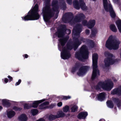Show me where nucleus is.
Listing matches in <instances>:
<instances>
[{"instance_id": "nucleus-21", "label": "nucleus", "mask_w": 121, "mask_h": 121, "mask_svg": "<svg viewBox=\"0 0 121 121\" xmlns=\"http://www.w3.org/2000/svg\"><path fill=\"white\" fill-rule=\"evenodd\" d=\"M68 39V38L67 37L66 38H61L59 39V42L62 46L65 45Z\"/></svg>"}, {"instance_id": "nucleus-5", "label": "nucleus", "mask_w": 121, "mask_h": 121, "mask_svg": "<svg viewBox=\"0 0 121 121\" xmlns=\"http://www.w3.org/2000/svg\"><path fill=\"white\" fill-rule=\"evenodd\" d=\"M38 9V5L36 4L34 8L29 12V14L24 18L22 17V19L25 21L37 20L39 19V16L37 12Z\"/></svg>"}, {"instance_id": "nucleus-38", "label": "nucleus", "mask_w": 121, "mask_h": 121, "mask_svg": "<svg viewBox=\"0 0 121 121\" xmlns=\"http://www.w3.org/2000/svg\"><path fill=\"white\" fill-rule=\"evenodd\" d=\"M71 98V97L69 96H63V99H64L67 100L68 99H69Z\"/></svg>"}, {"instance_id": "nucleus-27", "label": "nucleus", "mask_w": 121, "mask_h": 121, "mask_svg": "<svg viewBox=\"0 0 121 121\" xmlns=\"http://www.w3.org/2000/svg\"><path fill=\"white\" fill-rule=\"evenodd\" d=\"M56 35H57V36L58 37L62 38L64 35V33L62 31H58L56 33Z\"/></svg>"}, {"instance_id": "nucleus-13", "label": "nucleus", "mask_w": 121, "mask_h": 121, "mask_svg": "<svg viewBox=\"0 0 121 121\" xmlns=\"http://www.w3.org/2000/svg\"><path fill=\"white\" fill-rule=\"evenodd\" d=\"M111 94L112 95L116 94H121V87L117 89H115L111 91Z\"/></svg>"}, {"instance_id": "nucleus-14", "label": "nucleus", "mask_w": 121, "mask_h": 121, "mask_svg": "<svg viewBox=\"0 0 121 121\" xmlns=\"http://www.w3.org/2000/svg\"><path fill=\"white\" fill-rule=\"evenodd\" d=\"M95 24V21L94 20H89L87 24L88 27L90 29L92 28Z\"/></svg>"}, {"instance_id": "nucleus-50", "label": "nucleus", "mask_w": 121, "mask_h": 121, "mask_svg": "<svg viewBox=\"0 0 121 121\" xmlns=\"http://www.w3.org/2000/svg\"><path fill=\"white\" fill-rule=\"evenodd\" d=\"M28 55L26 54L25 55V57L26 58H27L28 57Z\"/></svg>"}, {"instance_id": "nucleus-8", "label": "nucleus", "mask_w": 121, "mask_h": 121, "mask_svg": "<svg viewBox=\"0 0 121 121\" xmlns=\"http://www.w3.org/2000/svg\"><path fill=\"white\" fill-rule=\"evenodd\" d=\"M93 71L91 78L92 80L99 75V70L97 69V62L98 56L96 53H94L92 55Z\"/></svg>"}, {"instance_id": "nucleus-45", "label": "nucleus", "mask_w": 121, "mask_h": 121, "mask_svg": "<svg viewBox=\"0 0 121 121\" xmlns=\"http://www.w3.org/2000/svg\"><path fill=\"white\" fill-rule=\"evenodd\" d=\"M36 121H45L43 119L40 118Z\"/></svg>"}, {"instance_id": "nucleus-11", "label": "nucleus", "mask_w": 121, "mask_h": 121, "mask_svg": "<svg viewBox=\"0 0 121 121\" xmlns=\"http://www.w3.org/2000/svg\"><path fill=\"white\" fill-rule=\"evenodd\" d=\"M90 69V67L87 66H84L80 67L77 74L79 76H82L85 74L87 71Z\"/></svg>"}, {"instance_id": "nucleus-24", "label": "nucleus", "mask_w": 121, "mask_h": 121, "mask_svg": "<svg viewBox=\"0 0 121 121\" xmlns=\"http://www.w3.org/2000/svg\"><path fill=\"white\" fill-rule=\"evenodd\" d=\"M114 101L117 105V106L119 107L121 104V100L120 101L118 98H114Z\"/></svg>"}, {"instance_id": "nucleus-43", "label": "nucleus", "mask_w": 121, "mask_h": 121, "mask_svg": "<svg viewBox=\"0 0 121 121\" xmlns=\"http://www.w3.org/2000/svg\"><path fill=\"white\" fill-rule=\"evenodd\" d=\"M66 31L67 34H69L71 32V31L69 29L66 30Z\"/></svg>"}, {"instance_id": "nucleus-28", "label": "nucleus", "mask_w": 121, "mask_h": 121, "mask_svg": "<svg viewBox=\"0 0 121 121\" xmlns=\"http://www.w3.org/2000/svg\"><path fill=\"white\" fill-rule=\"evenodd\" d=\"M107 106L110 108H112L114 106L112 102L111 101H108L107 102Z\"/></svg>"}, {"instance_id": "nucleus-35", "label": "nucleus", "mask_w": 121, "mask_h": 121, "mask_svg": "<svg viewBox=\"0 0 121 121\" xmlns=\"http://www.w3.org/2000/svg\"><path fill=\"white\" fill-rule=\"evenodd\" d=\"M3 104L4 105H6L8 104V103L7 100L6 99H3L2 100Z\"/></svg>"}, {"instance_id": "nucleus-2", "label": "nucleus", "mask_w": 121, "mask_h": 121, "mask_svg": "<svg viewBox=\"0 0 121 121\" xmlns=\"http://www.w3.org/2000/svg\"><path fill=\"white\" fill-rule=\"evenodd\" d=\"M59 4L58 1L55 0L53 1L51 6H46L43 8V17L45 21H47L54 13L57 14L59 12L58 9Z\"/></svg>"}, {"instance_id": "nucleus-20", "label": "nucleus", "mask_w": 121, "mask_h": 121, "mask_svg": "<svg viewBox=\"0 0 121 121\" xmlns=\"http://www.w3.org/2000/svg\"><path fill=\"white\" fill-rule=\"evenodd\" d=\"M80 3H81L80 5L81 8L83 10H86L87 8L85 5V4L83 2V0H80Z\"/></svg>"}, {"instance_id": "nucleus-4", "label": "nucleus", "mask_w": 121, "mask_h": 121, "mask_svg": "<svg viewBox=\"0 0 121 121\" xmlns=\"http://www.w3.org/2000/svg\"><path fill=\"white\" fill-rule=\"evenodd\" d=\"M121 42L115 36H110L106 43L105 46L110 49L116 50L118 48Z\"/></svg>"}, {"instance_id": "nucleus-41", "label": "nucleus", "mask_w": 121, "mask_h": 121, "mask_svg": "<svg viewBox=\"0 0 121 121\" xmlns=\"http://www.w3.org/2000/svg\"><path fill=\"white\" fill-rule=\"evenodd\" d=\"M87 21L86 20H85L82 21V24L84 26L87 25Z\"/></svg>"}, {"instance_id": "nucleus-53", "label": "nucleus", "mask_w": 121, "mask_h": 121, "mask_svg": "<svg viewBox=\"0 0 121 121\" xmlns=\"http://www.w3.org/2000/svg\"><path fill=\"white\" fill-rule=\"evenodd\" d=\"M99 121H105V120L104 119H101Z\"/></svg>"}, {"instance_id": "nucleus-55", "label": "nucleus", "mask_w": 121, "mask_h": 121, "mask_svg": "<svg viewBox=\"0 0 121 121\" xmlns=\"http://www.w3.org/2000/svg\"><path fill=\"white\" fill-rule=\"evenodd\" d=\"M62 0V1H61V2L62 3H64V0Z\"/></svg>"}, {"instance_id": "nucleus-52", "label": "nucleus", "mask_w": 121, "mask_h": 121, "mask_svg": "<svg viewBox=\"0 0 121 121\" xmlns=\"http://www.w3.org/2000/svg\"><path fill=\"white\" fill-rule=\"evenodd\" d=\"M50 0H45V2H49L50 1Z\"/></svg>"}, {"instance_id": "nucleus-34", "label": "nucleus", "mask_w": 121, "mask_h": 121, "mask_svg": "<svg viewBox=\"0 0 121 121\" xmlns=\"http://www.w3.org/2000/svg\"><path fill=\"white\" fill-rule=\"evenodd\" d=\"M90 48H92L94 47L95 45L94 42L92 41H90Z\"/></svg>"}, {"instance_id": "nucleus-46", "label": "nucleus", "mask_w": 121, "mask_h": 121, "mask_svg": "<svg viewBox=\"0 0 121 121\" xmlns=\"http://www.w3.org/2000/svg\"><path fill=\"white\" fill-rule=\"evenodd\" d=\"M90 31L88 30H86V33L87 35H88L90 33Z\"/></svg>"}, {"instance_id": "nucleus-32", "label": "nucleus", "mask_w": 121, "mask_h": 121, "mask_svg": "<svg viewBox=\"0 0 121 121\" xmlns=\"http://www.w3.org/2000/svg\"><path fill=\"white\" fill-rule=\"evenodd\" d=\"M69 108L68 106L66 105L63 108V110L64 112H67L69 110Z\"/></svg>"}, {"instance_id": "nucleus-47", "label": "nucleus", "mask_w": 121, "mask_h": 121, "mask_svg": "<svg viewBox=\"0 0 121 121\" xmlns=\"http://www.w3.org/2000/svg\"><path fill=\"white\" fill-rule=\"evenodd\" d=\"M8 78H9L10 79V81H12V80L13 79V78L12 77H11V76H8Z\"/></svg>"}, {"instance_id": "nucleus-26", "label": "nucleus", "mask_w": 121, "mask_h": 121, "mask_svg": "<svg viewBox=\"0 0 121 121\" xmlns=\"http://www.w3.org/2000/svg\"><path fill=\"white\" fill-rule=\"evenodd\" d=\"M116 23L118 28L119 32L121 33V21H118Z\"/></svg>"}, {"instance_id": "nucleus-23", "label": "nucleus", "mask_w": 121, "mask_h": 121, "mask_svg": "<svg viewBox=\"0 0 121 121\" xmlns=\"http://www.w3.org/2000/svg\"><path fill=\"white\" fill-rule=\"evenodd\" d=\"M56 116L57 118H58L64 117L65 116V114L62 111H60L57 112V115Z\"/></svg>"}, {"instance_id": "nucleus-10", "label": "nucleus", "mask_w": 121, "mask_h": 121, "mask_svg": "<svg viewBox=\"0 0 121 121\" xmlns=\"http://www.w3.org/2000/svg\"><path fill=\"white\" fill-rule=\"evenodd\" d=\"M104 54L105 56L107 57V58L105 59L104 61L105 67H109L116 62L117 60L114 59V57L112 54L106 52Z\"/></svg>"}, {"instance_id": "nucleus-15", "label": "nucleus", "mask_w": 121, "mask_h": 121, "mask_svg": "<svg viewBox=\"0 0 121 121\" xmlns=\"http://www.w3.org/2000/svg\"><path fill=\"white\" fill-rule=\"evenodd\" d=\"M45 100V99H43L40 100L35 101L33 102L32 105L31 106V107L32 106L33 108H36L38 106L39 104L40 103Z\"/></svg>"}, {"instance_id": "nucleus-49", "label": "nucleus", "mask_w": 121, "mask_h": 121, "mask_svg": "<svg viewBox=\"0 0 121 121\" xmlns=\"http://www.w3.org/2000/svg\"><path fill=\"white\" fill-rule=\"evenodd\" d=\"M113 2L115 3L118 1V0H113Z\"/></svg>"}, {"instance_id": "nucleus-33", "label": "nucleus", "mask_w": 121, "mask_h": 121, "mask_svg": "<svg viewBox=\"0 0 121 121\" xmlns=\"http://www.w3.org/2000/svg\"><path fill=\"white\" fill-rule=\"evenodd\" d=\"M97 33V30L96 29H94L92 30L91 34L92 36H94Z\"/></svg>"}, {"instance_id": "nucleus-29", "label": "nucleus", "mask_w": 121, "mask_h": 121, "mask_svg": "<svg viewBox=\"0 0 121 121\" xmlns=\"http://www.w3.org/2000/svg\"><path fill=\"white\" fill-rule=\"evenodd\" d=\"M57 118V117L56 116L53 115H51L49 116L48 119L50 121H51Z\"/></svg>"}, {"instance_id": "nucleus-39", "label": "nucleus", "mask_w": 121, "mask_h": 121, "mask_svg": "<svg viewBox=\"0 0 121 121\" xmlns=\"http://www.w3.org/2000/svg\"><path fill=\"white\" fill-rule=\"evenodd\" d=\"M62 103L61 102H60L57 104V105L59 107H61L62 106Z\"/></svg>"}, {"instance_id": "nucleus-16", "label": "nucleus", "mask_w": 121, "mask_h": 121, "mask_svg": "<svg viewBox=\"0 0 121 121\" xmlns=\"http://www.w3.org/2000/svg\"><path fill=\"white\" fill-rule=\"evenodd\" d=\"M87 115V112H82L79 113L78 116V117L80 119H85Z\"/></svg>"}, {"instance_id": "nucleus-31", "label": "nucleus", "mask_w": 121, "mask_h": 121, "mask_svg": "<svg viewBox=\"0 0 121 121\" xmlns=\"http://www.w3.org/2000/svg\"><path fill=\"white\" fill-rule=\"evenodd\" d=\"M38 112V111L37 109H33L31 110V112L33 116L36 115Z\"/></svg>"}, {"instance_id": "nucleus-37", "label": "nucleus", "mask_w": 121, "mask_h": 121, "mask_svg": "<svg viewBox=\"0 0 121 121\" xmlns=\"http://www.w3.org/2000/svg\"><path fill=\"white\" fill-rule=\"evenodd\" d=\"M13 109L16 111H20L22 109L21 108L17 107H14L13 108Z\"/></svg>"}, {"instance_id": "nucleus-36", "label": "nucleus", "mask_w": 121, "mask_h": 121, "mask_svg": "<svg viewBox=\"0 0 121 121\" xmlns=\"http://www.w3.org/2000/svg\"><path fill=\"white\" fill-rule=\"evenodd\" d=\"M31 107V106H28L27 104H25L24 105V108L25 109H28Z\"/></svg>"}, {"instance_id": "nucleus-48", "label": "nucleus", "mask_w": 121, "mask_h": 121, "mask_svg": "<svg viewBox=\"0 0 121 121\" xmlns=\"http://www.w3.org/2000/svg\"><path fill=\"white\" fill-rule=\"evenodd\" d=\"M8 80L7 78H6L5 79L4 82L5 83H6L7 82H8Z\"/></svg>"}, {"instance_id": "nucleus-3", "label": "nucleus", "mask_w": 121, "mask_h": 121, "mask_svg": "<svg viewBox=\"0 0 121 121\" xmlns=\"http://www.w3.org/2000/svg\"><path fill=\"white\" fill-rule=\"evenodd\" d=\"M73 16V14L71 12L65 13L62 17L63 21L65 23L69 22L71 24L73 25L76 23L81 22L85 18V16L83 13H78L75 16L74 19H73L70 21H68V20L70 19L71 17Z\"/></svg>"}, {"instance_id": "nucleus-40", "label": "nucleus", "mask_w": 121, "mask_h": 121, "mask_svg": "<svg viewBox=\"0 0 121 121\" xmlns=\"http://www.w3.org/2000/svg\"><path fill=\"white\" fill-rule=\"evenodd\" d=\"M67 3L69 4H72V0H66Z\"/></svg>"}, {"instance_id": "nucleus-9", "label": "nucleus", "mask_w": 121, "mask_h": 121, "mask_svg": "<svg viewBox=\"0 0 121 121\" xmlns=\"http://www.w3.org/2000/svg\"><path fill=\"white\" fill-rule=\"evenodd\" d=\"M104 8L107 12L109 11L110 15L112 18L116 17V14L109 0H103Z\"/></svg>"}, {"instance_id": "nucleus-1", "label": "nucleus", "mask_w": 121, "mask_h": 121, "mask_svg": "<svg viewBox=\"0 0 121 121\" xmlns=\"http://www.w3.org/2000/svg\"><path fill=\"white\" fill-rule=\"evenodd\" d=\"M82 26L81 25H78L74 27L73 31V37L74 39V42L70 45L67 44V48H64L63 49L61 54V57L64 59H67L70 56V54L68 50H71L73 48L75 50L81 44V41L85 42L86 40L82 38L79 37V35L81 31Z\"/></svg>"}, {"instance_id": "nucleus-44", "label": "nucleus", "mask_w": 121, "mask_h": 121, "mask_svg": "<svg viewBox=\"0 0 121 121\" xmlns=\"http://www.w3.org/2000/svg\"><path fill=\"white\" fill-rule=\"evenodd\" d=\"M76 69H77V68L76 67H75L73 68V69H72V72H74L75 71H76Z\"/></svg>"}, {"instance_id": "nucleus-25", "label": "nucleus", "mask_w": 121, "mask_h": 121, "mask_svg": "<svg viewBox=\"0 0 121 121\" xmlns=\"http://www.w3.org/2000/svg\"><path fill=\"white\" fill-rule=\"evenodd\" d=\"M110 28L112 31L116 32L117 31V29L115 26L113 24H111L110 26Z\"/></svg>"}, {"instance_id": "nucleus-51", "label": "nucleus", "mask_w": 121, "mask_h": 121, "mask_svg": "<svg viewBox=\"0 0 121 121\" xmlns=\"http://www.w3.org/2000/svg\"><path fill=\"white\" fill-rule=\"evenodd\" d=\"M114 78H112V80H113V81H114V82H116L117 81V79L116 80H114Z\"/></svg>"}, {"instance_id": "nucleus-42", "label": "nucleus", "mask_w": 121, "mask_h": 121, "mask_svg": "<svg viewBox=\"0 0 121 121\" xmlns=\"http://www.w3.org/2000/svg\"><path fill=\"white\" fill-rule=\"evenodd\" d=\"M21 82V80L20 79H19L18 80V82L16 83L15 85L16 86L18 85H19Z\"/></svg>"}, {"instance_id": "nucleus-7", "label": "nucleus", "mask_w": 121, "mask_h": 121, "mask_svg": "<svg viewBox=\"0 0 121 121\" xmlns=\"http://www.w3.org/2000/svg\"><path fill=\"white\" fill-rule=\"evenodd\" d=\"M113 86V83L110 80L108 79L104 82H99L95 88L97 89H99L102 88L107 91H110Z\"/></svg>"}, {"instance_id": "nucleus-22", "label": "nucleus", "mask_w": 121, "mask_h": 121, "mask_svg": "<svg viewBox=\"0 0 121 121\" xmlns=\"http://www.w3.org/2000/svg\"><path fill=\"white\" fill-rule=\"evenodd\" d=\"M48 102H45L39 106V108L41 109H43L46 108V106L48 105Z\"/></svg>"}, {"instance_id": "nucleus-12", "label": "nucleus", "mask_w": 121, "mask_h": 121, "mask_svg": "<svg viewBox=\"0 0 121 121\" xmlns=\"http://www.w3.org/2000/svg\"><path fill=\"white\" fill-rule=\"evenodd\" d=\"M28 118L26 115L24 114H22L20 115L18 117L19 121H26Z\"/></svg>"}, {"instance_id": "nucleus-19", "label": "nucleus", "mask_w": 121, "mask_h": 121, "mask_svg": "<svg viewBox=\"0 0 121 121\" xmlns=\"http://www.w3.org/2000/svg\"><path fill=\"white\" fill-rule=\"evenodd\" d=\"M7 114L8 117L9 118H11L15 116V113L13 111H7Z\"/></svg>"}, {"instance_id": "nucleus-30", "label": "nucleus", "mask_w": 121, "mask_h": 121, "mask_svg": "<svg viewBox=\"0 0 121 121\" xmlns=\"http://www.w3.org/2000/svg\"><path fill=\"white\" fill-rule=\"evenodd\" d=\"M78 109V107L75 105L72 106L71 108L72 112H74L77 110Z\"/></svg>"}, {"instance_id": "nucleus-56", "label": "nucleus", "mask_w": 121, "mask_h": 121, "mask_svg": "<svg viewBox=\"0 0 121 121\" xmlns=\"http://www.w3.org/2000/svg\"><path fill=\"white\" fill-rule=\"evenodd\" d=\"M58 47H59V50L60 51H61V49H60V47H59V45L58 46Z\"/></svg>"}, {"instance_id": "nucleus-17", "label": "nucleus", "mask_w": 121, "mask_h": 121, "mask_svg": "<svg viewBox=\"0 0 121 121\" xmlns=\"http://www.w3.org/2000/svg\"><path fill=\"white\" fill-rule=\"evenodd\" d=\"M81 3H79L77 0H75L73 2V5L74 7L76 9H79L80 8V5Z\"/></svg>"}, {"instance_id": "nucleus-18", "label": "nucleus", "mask_w": 121, "mask_h": 121, "mask_svg": "<svg viewBox=\"0 0 121 121\" xmlns=\"http://www.w3.org/2000/svg\"><path fill=\"white\" fill-rule=\"evenodd\" d=\"M105 94L104 92H102L99 94L98 96V99L100 101L103 100L105 98Z\"/></svg>"}, {"instance_id": "nucleus-54", "label": "nucleus", "mask_w": 121, "mask_h": 121, "mask_svg": "<svg viewBox=\"0 0 121 121\" xmlns=\"http://www.w3.org/2000/svg\"><path fill=\"white\" fill-rule=\"evenodd\" d=\"M55 106V105H54V104H53V105H52L51 106H52V107H53L54 106Z\"/></svg>"}, {"instance_id": "nucleus-6", "label": "nucleus", "mask_w": 121, "mask_h": 121, "mask_svg": "<svg viewBox=\"0 0 121 121\" xmlns=\"http://www.w3.org/2000/svg\"><path fill=\"white\" fill-rule=\"evenodd\" d=\"M88 52L87 48L83 45L81 48L80 50L75 54V57L78 60L83 61L88 58Z\"/></svg>"}]
</instances>
